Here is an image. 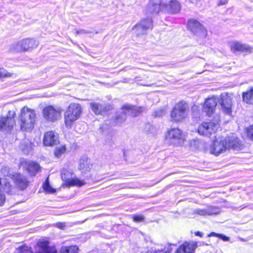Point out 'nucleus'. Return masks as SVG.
<instances>
[{"mask_svg":"<svg viewBox=\"0 0 253 253\" xmlns=\"http://www.w3.org/2000/svg\"><path fill=\"white\" fill-rule=\"evenodd\" d=\"M189 109L187 104L180 101L175 104L170 114V119L175 122H181L188 114Z\"/></svg>","mask_w":253,"mask_h":253,"instance_id":"5","label":"nucleus"},{"mask_svg":"<svg viewBox=\"0 0 253 253\" xmlns=\"http://www.w3.org/2000/svg\"><path fill=\"white\" fill-rule=\"evenodd\" d=\"M92 165L90 160L86 156H82L79 160L78 169L82 173H86L89 171Z\"/></svg>","mask_w":253,"mask_h":253,"instance_id":"23","label":"nucleus"},{"mask_svg":"<svg viewBox=\"0 0 253 253\" xmlns=\"http://www.w3.org/2000/svg\"><path fill=\"white\" fill-rule=\"evenodd\" d=\"M166 113V111L164 109H160L159 110H156L154 112L153 115L155 117H161L165 115Z\"/></svg>","mask_w":253,"mask_h":253,"instance_id":"36","label":"nucleus"},{"mask_svg":"<svg viewBox=\"0 0 253 253\" xmlns=\"http://www.w3.org/2000/svg\"><path fill=\"white\" fill-rule=\"evenodd\" d=\"M65 146L63 145L60 146L56 148L54 150L55 156L57 158H60L62 156V155L65 153Z\"/></svg>","mask_w":253,"mask_h":253,"instance_id":"30","label":"nucleus"},{"mask_svg":"<svg viewBox=\"0 0 253 253\" xmlns=\"http://www.w3.org/2000/svg\"><path fill=\"white\" fill-rule=\"evenodd\" d=\"M73 173L67 169H63L61 172V178L64 181L63 186L66 187L78 186L81 187L85 185L84 181L77 177H72Z\"/></svg>","mask_w":253,"mask_h":253,"instance_id":"10","label":"nucleus"},{"mask_svg":"<svg viewBox=\"0 0 253 253\" xmlns=\"http://www.w3.org/2000/svg\"><path fill=\"white\" fill-rule=\"evenodd\" d=\"M90 107L92 112L96 115L101 114L106 110L105 104L98 103H90Z\"/></svg>","mask_w":253,"mask_h":253,"instance_id":"26","label":"nucleus"},{"mask_svg":"<svg viewBox=\"0 0 253 253\" xmlns=\"http://www.w3.org/2000/svg\"><path fill=\"white\" fill-rule=\"evenodd\" d=\"M56 226L59 229L64 230L66 227V223L65 222H58L56 223Z\"/></svg>","mask_w":253,"mask_h":253,"instance_id":"43","label":"nucleus"},{"mask_svg":"<svg viewBox=\"0 0 253 253\" xmlns=\"http://www.w3.org/2000/svg\"><path fill=\"white\" fill-rule=\"evenodd\" d=\"M208 215H211L216 214L219 212V209L213 206L208 207L207 209Z\"/></svg>","mask_w":253,"mask_h":253,"instance_id":"32","label":"nucleus"},{"mask_svg":"<svg viewBox=\"0 0 253 253\" xmlns=\"http://www.w3.org/2000/svg\"><path fill=\"white\" fill-rule=\"evenodd\" d=\"M145 108L143 107H136L131 105H125L122 109L120 115L116 116V123L121 124L125 122L126 119V115L129 114L133 117L139 115L144 112Z\"/></svg>","mask_w":253,"mask_h":253,"instance_id":"6","label":"nucleus"},{"mask_svg":"<svg viewBox=\"0 0 253 253\" xmlns=\"http://www.w3.org/2000/svg\"><path fill=\"white\" fill-rule=\"evenodd\" d=\"M247 132L248 136L253 140V125L247 129Z\"/></svg>","mask_w":253,"mask_h":253,"instance_id":"39","label":"nucleus"},{"mask_svg":"<svg viewBox=\"0 0 253 253\" xmlns=\"http://www.w3.org/2000/svg\"><path fill=\"white\" fill-rule=\"evenodd\" d=\"M82 108L80 104L71 103L64 113V123L66 127L71 128L74 123L78 120L82 114Z\"/></svg>","mask_w":253,"mask_h":253,"instance_id":"3","label":"nucleus"},{"mask_svg":"<svg viewBox=\"0 0 253 253\" xmlns=\"http://www.w3.org/2000/svg\"><path fill=\"white\" fill-rule=\"evenodd\" d=\"M0 171L5 176H8L9 174V169L7 167H2Z\"/></svg>","mask_w":253,"mask_h":253,"instance_id":"40","label":"nucleus"},{"mask_svg":"<svg viewBox=\"0 0 253 253\" xmlns=\"http://www.w3.org/2000/svg\"><path fill=\"white\" fill-rule=\"evenodd\" d=\"M180 4L177 0H170L168 4H163L162 11L175 14L180 11Z\"/></svg>","mask_w":253,"mask_h":253,"instance_id":"18","label":"nucleus"},{"mask_svg":"<svg viewBox=\"0 0 253 253\" xmlns=\"http://www.w3.org/2000/svg\"><path fill=\"white\" fill-rule=\"evenodd\" d=\"M79 248L77 246H63L60 253H79Z\"/></svg>","mask_w":253,"mask_h":253,"instance_id":"28","label":"nucleus"},{"mask_svg":"<svg viewBox=\"0 0 253 253\" xmlns=\"http://www.w3.org/2000/svg\"><path fill=\"white\" fill-rule=\"evenodd\" d=\"M188 29L195 34L205 38L207 36L208 32L205 27L197 20L192 19L187 23Z\"/></svg>","mask_w":253,"mask_h":253,"instance_id":"11","label":"nucleus"},{"mask_svg":"<svg viewBox=\"0 0 253 253\" xmlns=\"http://www.w3.org/2000/svg\"><path fill=\"white\" fill-rule=\"evenodd\" d=\"M191 2L194 4H198L199 2L201 1V0H189Z\"/></svg>","mask_w":253,"mask_h":253,"instance_id":"48","label":"nucleus"},{"mask_svg":"<svg viewBox=\"0 0 253 253\" xmlns=\"http://www.w3.org/2000/svg\"><path fill=\"white\" fill-rule=\"evenodd\" d=\"M15 108L9 110L6 116H0V130L5 132L10 131L15 124Z\"/></svg>","mask_w":253,"mask_h":253,"instance_id":"7","label":"nucleus"},{"mask_svg":"<svg viewBox=\"0 0 253 253\" xmlns=\"http://www.w3.org/2000/svg\"><path fill=\"white\" fill-rule=\"evenodd\" d=\"M217 104V98L215 97L207 98L203 105V111L206 113L208 116H211L214 111Z\"/></svg>","mask_w":253,"mask_h":253,"instance_id":"15","label":"nucleus"},{"mask_svg":"<svg viewBox=\"0 0 253 253\" xmlns=\"http://www.w3.org/2000/svg\"><path fill=\"white\" fill-rule=\"evenodd\" d=\"M20 147L23 151L27 152L31 148V144L28 140H25L21 144Z\"/></svg>","mask_w":253,"mask_h":253,"instance_id":"33","label":"nucleus"},{"mask_svg":"<svg viewBox=\"0 0 253 253\" xmlns=\"http://www.w3.org/2000/svg\"><path fill=\"white\" fill-rule=\"evenodd\" d=\"M62 112V109L60 107L48 105L43 109L42 114L46 122L53 123L60 119Z\"/></svg>","mask_w":253,"mask_h":253,"instance_id":"9","label":"nucleus"},{"mask_svg":"<svg viewBox=\"0 0 253 253\" xmlns=\"http://www.w3.org/2000/svg\"><path fill=\"white\" fill-rule=\"evenodd\" d=\"M214 119L213 122H204L201 124L198 127V132L200 135L208 137L214 133L219 128L220 118L219 116H216Z\"/></svg>","mask_w":253,"mask_h":253,"instance_id":"8","label":"nucleus"},{"mask_svg":"<svg viewBox=\"0 0 253 253\" xmlns=\"http://www.w3.org/2000/svg\"><path fill=\"white\" fill-rule=\"evenodd\" d=\"M195 212L201 215H208L207 210L206 209H197L195 211Z\"/></svg>","mask_w":253,"mask_h":253,"instance_id":"41","label":"nucleus"},{"mask_svg":"<svg viewBox=\"0 0 253 253\" xmlns=\"http://www.w3.org/2000/svg\"><path fill=\"white\" fill-rule=\"evenodd\" d=\"M12 75V74L8 72L4 68H0V78L10 77Z\"/></svg>","mask_w":253,"mask_h":253,"instance_id":"35","label":"nucleus"},{"mask_svg":"<svg viewBox=\"0 0 253 253\" xmlns=\"http://www.w3.org/2000/svg\"><path fill=\"white\" fill-rule=\"evenodd\" d=\"M227 1H228L227 0H220L219 2L218 3V5H222L225 4L226 3H227Z\"/></svg>","mask_w":253,"mask_h":253,"instance_id":"46","label":"nucleus"},{"mask_svg":"<svg viewBox=\"0 0 253 253\" xmlns=\"http://www.w3.org/2000/svg\"><path fill=\"white\" fill-rule=\"evenodd\" d=\"M242 98L244 102L247 104H253V87H251L246 91L243 92Z\"/></svg>","mask_w":253,"mask_h":253,"instance_id":"27","label":"nucleus"},{"mask_svg":"<svg viewBox=\"0 0 253 253\" xmlns=\"http://www.w3.org/2000/svg\"><path fill=\"white\" fill-rule=\"evenodd\" d=\"M166 141L170 145L181 146L185 140V135L178 128L169 129L165 134Z\"/></svg>","mask_w":253,"mask_h":253,"instance_id":"4","label":"nucleus"},{"mask_svg":"<svg viewBox=\"0 0 253 253\" xmlns=\"http://www.w3.org/2000/svg\"><path fill=\"white\" fill-rule=\"evenodd\" d=\"M76 33L77 34L79 35H83L90 33V32L84 30H81L77 31Z\"/></svg>","mask_w":253,"mask_h":253,"instance_id":"45","label":"nucleus"},{"mask_svg":"<svg viewBox=\"0 0 253 253\" xmlns=\"http://www.w3.org/2000/svg\"><path fill=\"white\" fill-rule=\"evenodd\" d=\"M219 234H217V233L212 232L210 234H209L208 236L209 237L214 236V237H218Z\"/></svg>","mask_w":253,"mask_h":253,"instance_id":"47","label":"nucleus"},{"mask_svg":"<svg viewBox=\"0 0 253 253\" xmlns=\"http://www.w3.org/2000/svg\"><path fill=\"white\" fill-rule=\"evenodd\" d=\"M171 245L169 244L167 245L163 251H157L151 253H170L172 251Z\"/></svg>","mask_w":253,"mask_h":253,"instance_id":"34","label":"nucleus"},{"mask_svg":"<svg viewBox=\"0 0 253 253\" xmlns=\"http://www.w3.org/2000/svg\"><path fill=\"white\" fill-rule=\"evenodd\" d=\"M58 134L53 131L45 132L43 137V144L46 146H51L58 143Z\"/></svg>","mask_w":253,"mask_h":253,"instance_id":"19","label":"nucleus"},{"mask_svg":"<svg viewBox=\"0 0 253 253\" xmlns=\"http://www.w3.org/2000/svg\"><path fill=\"white\" fill-rule=\"evenodd\" d=\"M230 46L231 50L233 52H241L251 53L253 48L248 44L242 43L240 42L233 41L230 42Z\"/></svg>","mask_w":253,"mask_h":253,"instance_id":"16","label":"nucleus"},{"mask_svg":"<svg viewBox=\"0 0 253 253\" xmlns=\"http://www.w3.org/2000/svg\"><path fill=\"white\" fill-rule=\"evenodd\" d=\"M5 200V195L2 192H0V206L4 204Z\"/></svg>","mask_w":253,"mask_h":253,"instance_id":"42","label":"nucleus"},{"mask_svg":"<svg viewBox=\"0 0 253 253\" xmlns=\"http://www.w3.org/2000/svg\"><path fill=\"white\" fill-rule=\"evenodd\" d=\"M238 139L235 136H228L222 140H215L211 144L210 153L215 156L224 152L227 149H236L239 147Z\"/></svg>","mask_w":253,"mask_h":253,"instance_id":"2","label":"nucleus"},{"mask_svg":"<svg viewBox=\"0 0 253 253\" xmlns=\"http://www.w3.org/2000/svg\"><path fill=\"white\" fill-rule=\"evenodd\" d=\"M197 247L196 242H184L177 249L176 253H193Z\"/></svg>","mask_w":253,"mask_h":253,"instance_id":"22","label":"nucleus"},{"mask_svg":"<svg viewBox=\"0 0 253 253\" xmlns=\"http://www.w3.org/2000/svg\"><path fill=\"white\" fill-rule=\"evenodd\" d=\"M42 188L46 193L52 194L55 192L56 190L53 188L49 184L48 177H47L46 180L42 184Z\"/></svg>","mask_w":253,"mask_h":253,"instance_id":"29","label":"nucleus"},{"mask_svg":"<svg viewBox=\"0 0 253 253\" xmlns=\"http://www.w3.org/2000/svg\"><path fill=\"white\" fill-rule=\"evenodd\" d=\"M15 185L21 190L26 189L29 184L27 178L20 173H16L12 177Z\"/></svg>","mask_w":253,"mask_h":253,"instance_id":"21","label":"nucleus"},{"mask_svg":"<svg viewBox=\"0 0 253 253\" xmlns=\"http://www.w3.org/2000/svg\"><path fill=\"white\" fill-rule=\"evenodd\" d=\"M162 0H150L147 10V12L151 14H157L162 11L163 4Z\"/></svg>","mask_w":253,"mask_h":253,"instance_id":"20","label":"nucleus"},{"mask_svg":"<svg viewBox=\"0 0 253 253\" xmlns=\"http://www.w3.org/2000/svg\"><path fill=\"white\" fill-rule=\"evenodd\" d=\"M132 218L135 222H142L144 221V217L142 215H132Z\"/></svg>","mask_w":253,"mask_h":253,"instance_id":"37","label":"nucleus"},{"mask_svg":"<svg viewBox=\"0 0 253 253\" xmlns=\"http://www.w3.org/2000/svg\"><path fill=\"white\" fill-rule=\"evenodd\" d=\"M14 188L10 184L6 178H0V192L12 194Z\"/></svg>","mask_w":253,"mask_h":253,"instance_id":"25","label":"nucleus"},{"mask_svg":"<svg viewBox=\"0 0 253 253\" xmlns=\"http://www.w3.org/2000/svg\"><path fill=\"white\" fill-rule=\"evenodd\" d=\"M220 104L224 113L228 115L231 114L232 99L227 93H223L220 95Z\"/></svg>","mask_w":253,"mask_h":253,"instance_id":"13","label":"nucleus"},{"mask_svg":"<svg viewBox=\"0 0 253 253\" xmlns=\"http://www.w3.org/2000/svg\"><path fill=\"white\" fill-rule=\"evenodd\" d=\"M37 121L36 111L27 106L23 107L18 115V123L22 131H29L32 130Z\"/></svg>","mask_w":253,"mask_h":253,"instance_id":"1","label":"nucleus"},{"mask_svg":"<svg viewBox=\"0 0 253 253\" xmlns=\"http://www.w3.org/2000/svg\"><path fill=\"white\" fill-rule=\"evenodd\" d=\"M21 165L25 168L31 175H35L40 170V165L34 162H23Z\"/></svg>","mask_w":253,"mask_h":253,"instance_id":"24","label":"nucleus"},{"mask_svg":"<svg viewBox=\"0 0 253 253\" xmlns=\"http://www.w3.org/2000/svg\"><path fill=\"white\" fill-rule=\"evenodd\" d=\"M200 144L201 142L199 139H194L191 141V146L193 147V148L198 149Z\"/></svg>","mask_w":253,"mask_h":253,"instance_id":"38","label":"nucleus"},{"mask_svg":"<svg viewBox=\"0 0 253 253\" xmlns=\"http://www.w3.org/2000/svg\"><path fill=\"white\" fill-rule=\"evenodd\" d=\"M218 237L224 241H228L229 238L223 234H219Z\"/></svg>","mask_w":253,"mask_h":253,"instance_id":"44","label":"nucleus"},{"mask_svg":"<svg viewBox=\"0 0 253 253\" xmlns=\"http://www.w3.org/2000/svg\"><path fill=\"white\" fill-rule=\"evenodd\" d=\"M31 248L26 246H23L17 248L14 253H32Z\"/></svg>","mask_w":253,"mask_h":253,"instance_id":"31","label":"nucleus"},{"mask_svg":"<svg viewBox=\"0 0 253 253\" xmlns=\"http://www.w3.org/2000/svg\"><path fill=\"white\" fill-rule=\"evenodd\" d=\"M152 28V21L151 19L142 20L135 25L133 28L134 34L137 36L145 34L147 31Z\"/></svg>","mask_w":253,"mask_h":253,"instance_id":"12","label":"nucleus"},{"mask_svg":"<svg viewBox=\"0 0 253 253\" xmlns=\"http://www.w3.org/2000/svg\"><path fill=\"white\" fill-rule=\"evenodd\" d=\"M37 253H56V251L54 247L49 246V242L45 239H40L38 242Z\"/></svg>","mask_w":253,"mask_h":253,"instance_id":"17","label":"nucleus"},{"mask_svg":"<svg viewBox=\"0 0 253 253\" xmlns=\"http://www.w3.org/2000/svg\"><path fill=\"white\" fill-rule=\"evenodd\" d=\"M195 234L196 236H200V237H202L203 236V233L200 231H197V232H195Z\"/></svg>","mask_w":253,"mask_h":253,"instance_id":"49","label":"nucleus"},{"mask_svg":"<svg viewBox=\"0 0 253 253\" xmlns=\"http://www.w3.org/2000/svg\"><path fill=\"white\" fill-rule=\"evenodd\" d=\"M38 42L33 39H25L17 43V49L20 50L26 51L33 49L37 46Z\"/></svg>","mask_w":253,"mask_h":253,"instance_id":"14","label":"nucleus"}]
</instances>
